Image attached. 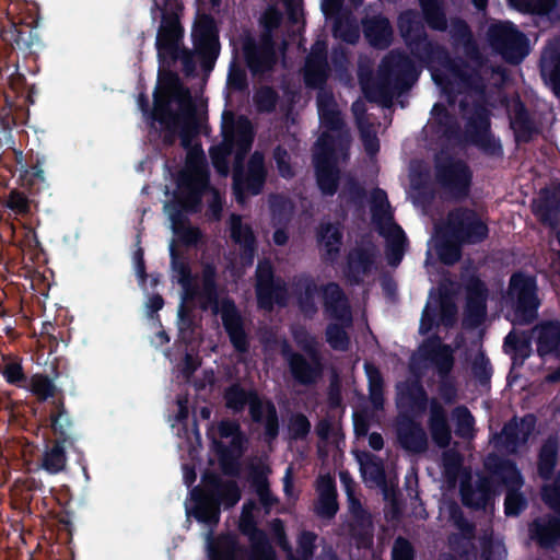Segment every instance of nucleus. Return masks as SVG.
Instances as JSON below:
<instances>
[{"label":"nucleus","mask_w":560,"mask_h":560,"mask_svg":"<svg viewBox=\"0 0 560 560\" xmlns=\"http://www.w3.org/2000/svg\"><path fill=\"white\" fill-rule=\"evenodd\" d=\"M422 16L415 9L399 13L397 27L410 55L425 67L432 66V59L446 56V48L429 38L424 23L433 30L444 32L447 28V18L443 0H419Z\"/></svg>","instance_id":"1"},{"label":"nucleus","mask_w":560,"mask_h":560,"mask_svg":"<svg viewBox=\"0 0 560 560\" xmlns=\"http://www.w3.org/2000/svg\"><path fill=\"white\" fill-rule=\"evenodd\" d=\"M182 288L184 291L182 303L187 304L189 301L199 299V306L202 311L211 308L214 314L220 312L223 328L234 350L242 354L249 351V338L235 302L226 298L219 307L218 271L212 262H207L202 266L201 287H198L194 280H190L189 284L182 285Z\"/></svg>","instance_id":"2"},{"label":"nucleus","mask_w":560,"mask_h":560,"mask_svg":"<svg viewBox=\"0 0 560 560\" xmlns=\"http://www.w3.org/2000/svg\"><path fill=\"white\" fill-rule=\"evenodd\" d=\"M413 60L401 50L389 51L381 61L376 79L360 78L362 91L370 103L392 104L394 95L409 90L418 80Z\"/></svg>","instance_id":"3"},{"label":"nucleus","mask_w":560,"mask_h":560,"mask_svg":"<svg viewBox=\"0 0 560 560\" xmlns=\"http://www.w3.org/2000/svg\"><path fill=\"white\" fill-rule=\"evenodd\" d=\"M203 488L195 487L191 490L194 508L187 510V516L209 527L218 525L221 506L231 509L242 497V491L235 480H223L217 472L207 470L202 474Z\"/></svg>","instance_id":"4"},{"label":"nucleus","mask_w":560,"mask_h":560,"mask_svg":"<svg viewBox=\"0 0 560 560\" xmlns=\"http://www.w3.org/2000/svg\"><path fill=\"white\" fill-rule=\"evenodd\" d=\"M15 161L21 165L19 183L22 189L10 190L3 205L15 215L27 218L37 209L36 196L49 187L43 168L46 156L31 151L26 155V164H23V152L15 151Z\"/></svg>","instance_id":"5"},{"label":"nucleus","mask_w":560,"mask_h":560,"mask_svg":"<svg viewBox=\"0 0 560 560\" xmlns=\"http://www.w3.org/2000/svg\"><path fill=\"white\" fill-rule=\"evenodd\" d=\"M292 337L299 348L308 357L293 350L290 342L283 338L280 342V354L287 362L293 380L304 386H311L318 382L324 373V364L318 341L304 326L292 329Z\"/></svg>","instance_id":"6"},{"label":"nucleus","mask_w":560,"mask_h":560,"mask_svg":"<svg viewBox=\"0 0 560 560\" xmlns=\"http://www.w3.org/2000/svg\"><path fill=\"white\" fill-rule=\"evenodd\" d=\"M225 407L234 413L248 407L250 420L264 427V441L273 442L280 430V421L272 400L261 398L256 389H245L240 383H233L224 389Z\"/></svg>","instance_id":"7"},{"label":"nucleus","mask_w":560,"mask_h":560,"mask_svg":"<svg viewBox=\"0 0 560 560\" xmlns=\"http://www.w3.org/2000/svg\"><path fill=\"white\" fill-rule=\"evenodd\" d=\"M405 400L415 416L423 415L429 407L428 428L431 439L440 448L447 447L452 441V429L443 405L436 398L429 399L427 390L419 381L408 384L406 390L401 393L400 407L405 406Z\"/></svg>","instance_id":"8"},{"label":"nucleus","mask_w":560,"mask_h":560,"mask_svg":"<svg viewBox=\"0 0 560 560\" xmlns=\"http://www.w3.org/2000/svg\"><path fill=\"white\" fill-rule=\"evenodd\" d=\"M433 65H439L444 69V71L433 72L432 78L445 94L453 96L462 93L483 92L485 82L480 72L470 68L462 59H453L447 50L446 56L434 57Z\"/></svg>","instance_id":"9"},{"label":"nucleus","mask_w":560,"mask_h":560,"mask_svg":"<svg viewBox=\"0 0 560 560\" xmlns=\"http://www.w3.org/2000/svg\"><path fill=\"white\" fill-rule=\"evenodd\" d=\"M177 187L179 192L174 195L173 201L186 209L187 212H198L203 194L210 189V175L202 151L188 156V170L179 173Z\"/></svg>","instance_id":"10"},{"label":"nucleus","mask_w":560,"mask_h":560,"mask_svg":"<svg viewBox=\"0 0 560 560\" xmlns=\"http://www.w3.org/2000/svg\"><path fill=\"white\" fill-rule=\"evenodd\" d=\"M509 294L513 302L512 323L515 325L534 323L540 306L535 278L523 272L513 273L510 278Z\"/></svg>","instance_id":"11"},{"label":"nucleus","mask_w":560,"mask_h":560,"mask_svg":"<svg viewBox=\"0 0 560 560\" xmlns=\"http://www.w3.org/2000/svg\"><path fill=\"white\" fill-rule=\"evenodd\" d=\"M183 7L176 3L171 9H161V21L156 32L155 49L160 65L165 66L167 59H175L179 48L184 47V26L180 22Z\"/></svg>","instance_id":"12"},{"label":"nucleus","mask_w":560,"mask_h":560,"mask_svg":"<svg viewBox=\"0 0 560 560\" xmlns=\"http://www.w3.org/2000/svg\"><path fill=\"white\" fill-rule=\"evenodd\" d=\"M267 175L265 155L257 150L252 153L246 165L233 167L232 187L236 201L242 203L247 196L260 195L264 190Z\"/></svg>","instance_id":"13"},{"label":"nucleus","mask_w":560,"mask_h":560,"mask_svg":"<svg viewBox=\"0 0 560 560\" xmlns=\"http://www.w3.org/2000/svg\"><path fill=\"white\" fill-rule=\"evenodd\" d=\"M489 45L511 63L521 62L528 54V39L511 22L491 24L487 32Z\"/></svg>","instance_id":"14"},{"label":"nucleus","mask_w":560,"mask_h":560,"mask_svg":"<svg viewBox=\"0 0 560 560\" xmlns=\"http://www.w3.org/2000/svg\"><path fill=\"white\" fill-rule=\"evenodd\" d=\"M436 182L455 198L464 199L468 196L472 182V172L467 163L451 155L435 160Z\"/></svg>","instance_id":"15"},{"label":"nucleus","mask_w":560,"mask_h":560,"mask_svg":"<svg viewBox=\"0 0 560 560\" xmlns=\"http://www.w3.org/2000/svg\"><path fill=\"white\" fill-rule=\"evenodd\" d=\"M447 228L451 236L464 244H480L489 236V226L476 210L458 207L450 211Z\"/></svg>","instance_id":"16"},{"label":"nucleus","mask_w":560,"mask_h":560,"mask_svg":"<svg viewBox=\"0 0 560 560\" xmlns=\"http://www.w3.org/2000/svg\"><path fill=\"white\" fill-rule=\"evenodd\" d=\"M194 48L203 70H211L220 54L219 30L214 18L199 15L191 32Z\"/></svg>","instance_id":"17"},{"label":"nucleus","mask_w":560,"mask_h":560,"mask_svg":"<svg viewBox=\"0 0 560 560\" xmlns=\"http://www.w3.org/2000/svg\"><path fill=\"white\" fill-rule=\"evenodd\" d=\"M378 249L371 236H363L346 257L345 277L349 283L360 285L364 277L376 268Z\"/></svg>","instance_id":"18"},{"label":"nucleus","mask_w":560,"mask_h":560,"mask_svg":"<svg viewBox=\"0 0 560 560\" xmlns=\"http://www.w3.org/2000/svg\"><path fill=\"white\" fill-rule=\"evenodd\" d=\"M253 508L254 503L252 501L244 503L238 524L240 532L246 536L249 541L250 555L248 560H276V550L267 533L257 526V522L252 514Z\"/></svg>","instance_id":"19"},{"label":"nucleus","mask_w":560,"mask_h":560,"mask_svg":"<svg viewBox=\"0 0 560 560\" xmlns=\"http://www.w3.org/2000/svg\"><path fill=\"white\" fill-rule=\"evenodd\" d=\"M176 102L179 109L192 104L191 94L180 81L179 75L172 71H160L158 85L153 93V108L158 110L159 105L166 104L168 109H174L172 103Z\"/></svg>","instance_id":"20"},{"label":"nucleus","mask_w":560,"mask_h":560,"mask_svg":"<svg viewBox=\"0 0 560 560\" xmlns=\"http://www.w3.org/2000/svg\"><path fill=\"white\" fill-rule=\"evenodd\" d=\"M488 289L478 277H474L466 285V305L463 326L468 329L479 327L487 317Z\"/></svg>","instance_id":"21"},{"label":"nucleus","mask_w":560,"mask_h":560,"mask_svg":"<svg viewBox=\"0 0 560 560\" xmlns=\"http://www.w3.org/2000/svg\"><path fill=\"white\" fill-rule=\"evenodd\" d=\"M329 74L327 46L323 40H316L306 57L303 72L304 83L310 89H322Z\"/></svg>","instance_id":"22"},{"label":"nucleus","mask_w":560,"mask_h":560,"mask_svg":"<svg viewBox=\"0 0 560 560\" xmlns=\"http://www.w3.org/2000/svg\"><path fill=\"white\" fill-rule=\"evenodd\" d=\"M325 314L337 322L352 325L351 306L342 288L337 282H328L320 287Z\"/></svg>","instance_id":"23"},{"label":"nucleus","mask_w":560,"mask_h":560,"mask_svg":"<svg viewBox=\"0 0 560 560\" xmlns=\"http://www.w3.org/2000/svg\"><path fill=\"white\" fill-rule=\"evenodd\" d=\"M397 440L402 450L411 454H422L429 447V440L422 424L411 416H402L397 423Z\"/></svg>","instance_id":"24"},{"label":"nucleus","mask_w":560,"mask_h":560,"mask_svg":"<svg viewBox=\"0 0 560 560\" xmlns=\"http://www.w3.org/2000/svg\"><path fill=\"white\" fill-rule=\"evenodd\" d=\"M47 421L55 440H61L69 446L74 445V423L66 407L63 395L51 400Z\"/></svg>","instance_id":"25"},{"label":"nucleus","mask_w":560,"mask_h":560,"mask_svg":"<svg viewBox=\"0 0 560 560\" xmlns=\"http://www.w3.org/2000/svg\"><path fill=\"white\" fill-rule=\"evenodd\" d=\"M352 520L349 523V535L358 549H371L374 541L372 515L362 506L360 501L351 503Z\"/></svg>","instance_id":"26"},{"label":"nucleus","mask_w":560,"mask_h":560,"mask_svg":"<svg viewBox=\"0 0 560 560\" xmlns=\"http://www.w3.org/2000/svg\"><path fill=\"white\" fill-rule=\"evenodd\" d=\"M485 467L495 481L506 489L522 488L524 479L516 463L513 459L489 454L485 460Z\"/></svg>","instance_id":"27"},{"label":"nucleus","mask_w":560,"mask_h":560,"mask_svg":"<svg viewBox=\"0 0 560 560\" xmlns=\"http://www.w3.org/2000/svg\"><path fill=\"white\" fill-rule=\"evenodd\" d=\"M243 55L246 66L253 74L270 71L276 63V55L271 43L260 46L252 37L244 40Z\"/></svg>","instance_id":"28"},{"label":"nucleus","mask_w":560,"mask_h":560,"mask_svg":"<svg viewBox=\"0 0 560 560\" xmlns=\"http://www.w3.org/2000/svg\"><path fill=\"white\" fill-rule=\"evenodd\" d=\"M316 491L318 499L314 506L315 514L323 520H332L339 510L335 478L330 475L319 476L316 481Z\"/></svg>","instance_id":"29"},{"label":"nucleus","mask_w":560,"mask_h":560,"mask_svg":"<svg viewBox=\"0 0 560 560\" xmlns=\"http://www.w3.org/2000/svg\"><path fill=\"white\" fill-rule=\"evenodd\" d=\"M510 127L513 130L514 140L517 144L529 143L539 133L534 118L520 97L513 103Z\"/></svg>","instance_id":"30"},{"label":"nucleus","mask_w":560,"mask_h":560,"mask_svg":"<svg viewBox=\"0 0 560 560\" xmlns=\"http://www.w3.org/2000/svg\"><path fill=\"white\" fill-rule=\"evenodd\" d=\"M540 77L560 98V44H549L541 52L539 60Z\"/></svg>","instance_id":"31"},{"label":"nucleus","mask_w":560,"mask_h":560,"mask_svg":"<svg viewBox=\"0 0 560 560\" xmlns=\"http://www.w3.org/2000/svg\"><path fill=\"white\" fill-rule=\"evenodd\" d=\"M191 110H186V108L168 109L166 104L159 105L158 110H152L151 119L159 122L163 129L162 141L166 147H172L175 143L182 118L191 116Z\"/></svg>","instance_id":"32"},{"label":"nucleus","mask_w":560,"mask_h":560,"mask_svg":"<svg viewBox=\"0 0 560 560\" xmlns=\"http://www.w3.org/2000/svg\"><path fill=\"white\" fill-rule=\"evenodd\" d=\"M364 37L375 48H387L392 44L393 27L389 20L376 14L362 20Z\"/></svg>","instance_id":"33"},{"label":"nucleus","mask_w":560,"mask_h":560,"mask_svg":"<svg viewBox=\"0 0 560 560\" xmlns=\"http://www.w3.org/2000/svg\"><path fill=\"white\" fill-rule=\"evenodd\" d=\"M315 180L324 197H334L340 185L341 172L337 161L313 160Z\"/></svg>","instance_id":"34"},{"label":"nucleus","mask_w":560,"mask_h":560,"mask_svg":"<svg viewBox=\"0 0 560 560\" xmlns=\"http://www.w3.org/2000/svg\"><path fill=\"white\" fill-rule=\"evenodd\" d=\"M230 237L240 245L241 257L252 264L256 253V236L250 225L242 222L240 214L230 218Z\"/></svg>","instance_id":"35"},{"label":"nucleus","mask_w":560,"mask_h":560,"mask_svg":"<svg viewBox=\"0 0 560 560\" xmlns=\"http://www.w3.org/2000/svg\"><path fill=\"white\" fill-rule=\"evenodd\" d=\"M529 533L540 548L551 549L560 539V518L552 515L536 518L529 526Z\"/></svg>","instance_id":"36"},{"label":"nucleus","mask_w":560,"mask_h":560,"mask_svg":"<svg viewBox=\"0 0 560 560\" xmlns=\"http://www.w3.org/2000/svg\"><path fill=\"white\" fill-rule=\"evenodd\" d=\"M255 290L257 305L260 310L270 312L275 305L283 307L288 303V288L282 278L262 285H255Z\"/></svg>","instance_id":"37"},{"label":"nucleus","mask_w":560,"mask_h":560,"mask_svg":"<svg viewBox=\"0 0 560 560\" xmlns=\"http://www.w3.org/2000/svg\"><path fill=\"white\" fill-rule=\"evenodd\" d=\"M537 332L536 345L540 357L560 352V322L544 320L533 328Z\"/></svg>","instance_id":"38"},{"label":"nucleus","mask_w":560,"mask_h":560,"mask_svg":"<svg viewBox=\"0 0 560 560\" xmlns=\"http://www.w3.org/2000/svg\"><path fill=\"white\" fill-rule=\"evenodd\" d=\"M559 451V438L555 434L549 435L540 445L537 455V474L542 480H550L553 477Z\"/></svg>","instance_id":"39"},{"label":"nucleus","mask_w":560,"mask_h":560,"mask_svg":"<svg viewBox=\"0 0 560 560\" xmlns=\"http://www.w3.org/2000/svg\"><path fill=\"white\" fill-rule=\"evenodd\" d=\"M244 552H246V549L240 545L237 537L232 533L209 538V560H236V556Z\"/></svg>","instance_id":"40"},{"label":"nucleus","mask_w":560,"mask_h":560,"mask_svg":"<svg viewBox=\"0 0 560 560\" xmlns=\"http://www.w3.org/2000/svg\"><path fill=\"white\" fill-rule=\"evenodd\" d=\"M343 233L341 229L334 223H322L317 230V242L324 248L323 259L334 262L339 254L342 245Z\"/></svg>","instance_id":"41"},{"label":"nucleus","mask_w":560,"mask_h":560,"mask_svg":"<svg viewBox=\"0 0 560 560\" xmlns=\"http://www.w3.org/2000/svg\"><path fill=\"white\" fill-rule=\"evenodd\" d=\"M459 491L463 505L476 511L486 510L492 500L491 487L486 479L479 480L476 486L463 482Z\"/></svg>","instance_id":"42"},{"label":"nucleus","mask_w":560,"mask_h":560,"mask_svg":"<svg viewBox=\"0 0 560 560\" xmlns=\"http://www.w3.org/2000/svg\"><path fill=\"white\" fill-rule=\"evenodd\" d=\"M67 447L70 446L61 440H48L40 459L42 468L51 475L63 471L67 466Z\"/></svg>","instance_id":"43"},{"label":"nucleus","mask_w":560,"mask_h":560,"mask_svg":"<svg viewBox=\"0 0 560 560\" xmlns=\"http://www.w3.org/2000/svg\"><path fill=\"white\" fill-rule=\"evenodd\" d=\"M229 141L234 143L233 167L243 166L254 141L250 121L246 117L240 118L237 131L235 136L232 135L231 138L229 137Z\"/></svg>","instance_id":"44"},{"label":"nucleus","mask_w":560,"mask_h":560,"mask_svg":"<svg viewBox=\"0 0 560 560\" xmlns=\"http://www.w3.org/2000/svg\"><path fill=\"white\" fill-rule=\"evenodd\" d=\"M338 198L346 206L354 208L357 212H362L366 206L368 191L354 176L349 175L341 186Z\"/></svg>","instance_id":"45"},{"label":"nucleus","mask_w":560,"mask_h":560,"mask_svg":"<svg viewBox=\"0 0 560 560\" xmlns=\"http://www.w3.org/2000/svg\"><path fill=\"white\" fill-rule=\"evenodd\" d=\"M317 147L318 151L314 154L313 160L337 161V150H348L349 139L346 135L335 136L327 130L319 136Z\"/></svg>","instance_id":"46"},{"label":"nucleus","mask_w":560,"mask_h":560,"mask_svg":"<svg viewBox=\"0 0 560 560\" xmlns=\"http://www.w3.org/2000/svg\"><path fill=\"white\" fill-rule=\"evenodd\" d=\"M23 388L31 392L39 402H45L49 398L56 399L62 395L54 381L48 375L40 373L27 377V383Z\"/></svg>","instance_id":"47"},{"label":"nucleus","mask_w":560,"mask_h":560,"mask_svg":"<svg viewBox=\"0 0 560 560\" xmlns=\"http://www.w3.org/2000/svg\"><path fill=\"white\" fill-rule=\"evenodd\" d=\"M364 372L368 377L369 397L375 410L384 407V378L380 369L371 362L364 363Z\"/></svg>","instance_id":"48"},{"label":"nucleus","mask_w":560,"mask_h":560,"mask_svg":"<svg viewBox=\"0 0 560 560\" xmlns=\"http://www.w3.org/2000/svg\"><path fill=\"white\" fill-rule=\"evenodd\" d=\"M269 208L272 225L289 226L293 212V202L283 195H271Z\"/></svg>","instance_id":"49"},{"label":"nucleus","mask_w":560,"mask_h":560,"mask_svg":"<svg viewBox=\"0 0 560 560\" xmlns=\"http://www.w3.org/2000/svg\"><path fill=\"white\" fill-rule=\"evenodd\" d=\"M213 450L218 455L222 472L229 477H238L241 474L240 456H237L231 447L219 440H213Z\"/></svg>","instance_id":"50"},{"label":"nucleus","mask_w":560,"mask_h":560,"mask_svg":"<svg viewBox=\"0 0 560 560\" xmlns=\"http://www.w3.org/2000/svg\"><path fill=\"white\" fill-rule=\"evenodd\" d=\"M1 374L10 385L23 388L27 383V375L22 365V359L16 355H3Z\"/></svg>","instance_id":"51"},{"label":"nucleus","mask_w":560,"mask_h":560,"mask_svg":"<svg viewBox=\"0 0 560 560\" xmlns=\"http://www.w3.org/2000/svg\"><path fill=\"white\" fill-rule=\"evenodd\" d=\"M491 131V120L489 112L483 106L475 108L466 124V133L471 142L474 139L481 137Z\"/></svg>","instance_id":"52"},{"label":"nucleus","mask_w":560,"mask_h":560,"mask_svg":"<svg viewBox=\"0 0 560 560\" xmlns=\"http://www.w3.org/2000/svg\"><path fill=\"white\" fill-rule=\"evenodd\" d=\"M451 37L455 45L464 47L466 55L472 56L478 54V47L474 39L472 32L466 21L457 19L453 22Z\"/></svg>","instance_id":"53"},{"label":"nucleus","mask_w":560,"mask_h":560,"mask_svg":"<svg viewBox=\"0 0 560 560\" xmlns=\"http://www.w3.org/2000/svg\"><path fill=\"white\" fill-rule=\"evenodd\" d=\"M430 358L441 378L448 377L453 366V350L448 345L438 342L430 351Z\"/></svg>","instance_id":"54"},{"label":"nucleus","mask_w":560,"mask_h":560,"mask_svg":"<svg viewBox=\"0 0 560 560\" xmlns=\"http://www.w3.org/2000/svg\"><path fill=\"white\" fill-rule=\"evenodd\" d=\"M223 142L220 145L214 147L210 150V158L215 171L220 175L226 176L230 172L229 159L233 154L234 143L232 141H229V135L225 129H223Z\"/></svg>","instance_id":"55"},{"label":"nucleus","mask_w":560,"mask_h":560,"mask_svg":"<svg viewBox=\"0 0 560 560\" xmlns=\"http://www.w3.org/2000/svg\"><path fill=\"white\" fill-rule=\"evenodd\" d=\"M318 112L323 126L328 131H341L345 122L341 118L340 112L334 108L332 97L328 96L318 98Z\"/></svg>","instance_id":"56"},{"label":"nucleus","mask_w":560,"mask_h":560,"mask_svg":"<svg viewBox=\"0 0 560 560\" xmlns=\"http://www.w3.org/2000/svg\"><path fill=\"white\" fill-rule=\"evenodd\" d=\"M303 291L298 296V306L301 313L306 318H313L318 312V307L315 302V295L318 292V287L313 278L307 277L304 279L302 284Z\"/></svg>","instance_id":"57"},{"label":"nucleus","mask_w":560,"mask_h":560,"mask_svg":"<svg viewBox=\"0 0 560 560\" xmlns=\"http://www.w3.org/2000/svg\"><path fill=\"white\" fill-rule=\"evenodd\" d=\"M509 2L526 12L560 16V0H509Z\"/></svg>","instance_id":"58"},{"label":"nucleus","mask_w":560,"mask_h":560,"mask_svg":"<svg viewBox=\"0 0 560 560\" xmlns=\"http://www.w3.org/2000/svg\"><path fill=\"white\" fill-rule=\"evenodd\" d=\"M352 325H346L341 322L329 323L325 330L326 341L331 349L336 351H347L350 348V336L347 328Z\"/></svg>","instance_id":"59"},{"label":"nucleus","mask_w":560,"mask_h":560,"mask_svg":"<svg viewBox=\"0 0 560 560\" xmlns=\"http://www.w3.org/2000/svg\"><path fill=\"white\" fill-rule=\"evenodd\" d=\"M530 339V335L525 331L520 334L510 331L504 338L503 347L506 352L511 351L524 360L527 359L532 352Z\"/></svg>","instance_id":"60"},{"label":"nucleus","mask_w":560,"mask_h":560,"mask_svg":"<svg viewBox=\"0 0 560 560\" xmlns=\"http://www.w3.org/2000/svg\"><path fill=\"white\" fill-rule=\"evenodd\" d=\"M170 258L172 270L178 275V283L180 285L189 284V281L194 280L189 261L187 257L175 247L174 243L170 246Z\"/></svg>","instance_id":"61"},{"label":"nucleus","mask_w":560,"mask_h":560,"mask_svg":"<svg viewBox=\"0 0 560 560\" xmlns=\"http://www.w3.org/2000/svg\"><path fill=\"white\" fill-rule=\"evenodd\" d=\"M396 234L388 241L386 245V257L388 265L396 267L402 260L407 237L404 230L395 224Z\"/></svg>","instance_id":"62"},{"label":"nucleus","mask_w":560,"mask_h":560,"mask_svg":"<svg viewBox=\"0 0 560 560\" xmlns=\"http://www.w3.org/2000/svg\"><path fill=\"white\" fill-rule=\"evenodd\" d=\"M456 420L455 433L462 439L474 436L475 418L466 406H458L453 410Z\"/></svg>","instance_id":"63"},{"label":"nucleus","mask_w":560,"mask_h":560,"mask_svg":"<svg viewBox=\"0 0 560 560\" xmlns=\"http://www.w3.org/2000/svg\"><path fill=\"white\" fill-rule=\"evenodd\" d=\"M462 244L455 238L439 241L435 249L440 261L446 266L456 264L462 257Z\"/></svg>","instance_id":"64"}]
</instances>
